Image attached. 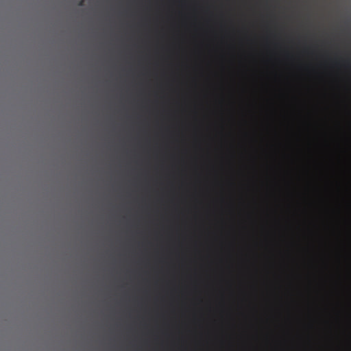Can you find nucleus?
Masks as SVG:
<instances>
[{
	"label": "nucleus",
	"instance_id": "f257e3e1",
	"mask_svg": "<svg viewBox=\"0 0 351 351\" xmlns=\"http://www.w3.org/2000/svg\"><path fill=\"white\" fill-rule=\"evenodd\" d=\"M239 132H351V130H239Z\"/></svg>",
	"mask_w": 351,
	"mask_h": 351
},
{
	"label": "nucleus",
	"instance_id": "f03ea898",
	"mask_svg": "<svg viewBox=\"0 0 351 351\" xmlns=\"http://www.w3.org/2000/svg\"><path fill=\"white\" fill-rule=\"evenodd\" d=\"M183 134L184 133H180ZM193 134H351V133H192Z\"/></svg>",
	"mask_w": 351,
	"mask_h": 351
},
{
	"label": "nucleus",
	"instance_id": "7ed1b4c3",
	"mask_svg": "<svg viewBox=\"0 0 351 351\" xmlns=\"http://www.w3.org/2000/svg\"><path fill=\"white\" fill-rule=\"evenodd\" d=\"M84 5V1L81 0L79 3V5Z\"/></svg>",
	"mask_w": 351,
	"mask_h": 351
}]
</instances>
